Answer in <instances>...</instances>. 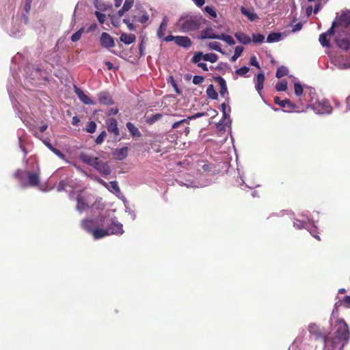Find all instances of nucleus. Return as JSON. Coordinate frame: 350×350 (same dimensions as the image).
<instances>
[{"label": "nucleus", "mask_w": 350, "mask_h": 350, "mask_svg": "<svg viewBox=\"0 0 350 350\" xmlns=\"http://www.w3.org/2000/svg\"><path fill=\"white\" fill-rule=\"evenodd\" d=\"M81 225L83 229L96 240L112 234L122 235L124 232L122 224L116 217L111 216L109 211L100 215L94 219H83Z\"/></svg>", "instance_id": "f257e3e1"}, {"label": "nucleus", "mask_w": 350, "mask_h": 350, "mask_svg": "<svg viewBox=\"0 0 350 350\" xmlns=\"http://www.w3.org/2000/svg\"><path fill=\"white\" fill-rule=\"evenodd\" d=\"M349 30L350 10H347L333 21L332 27L326 32L319 36V40L323 47L329 48L330 46V38L336 32V43L338 46V40L347 36Z\"/></svg>", "instance_id": "f03ea898"}, {"label": "nucleus", "mask_w": 350, "mask_h": 350, "mask_svg": "<svg viewBox=\"0 0 350 350\" xmlns=\"http://www.w3.org/2000/svg\"><path fill=\"white\" fill-rule=\"evenodd\" d=\"M333 327L334 333L328 334V337L325 338V346L329 350H333L338 345H341L340 349L349 342L350 331L347 323L342 319H334L333 323H330Z\"/></svg>", "instance_id": "7ed1b4c3"}, {"label": "nucleus", "mask_w": 350, "mask_h": 350, "mask_svg": "<svg viewBox=\"0 0 350 350\" xmlns=\"http://www.w3.org/2000/svg\"><path fill=\"white\" fill-rule=\"evenodd\" d=\"M204 20L200 15L184 14L178 19L176 26L182 32L198 29Z\"/></svg>", "instance_id": "20e7f679"}, {"label": "nucleus", "mask_w": 350, "mask_h": 350, "mask_svg": "<svg viewBox=\"0 0 350 350\" xmlns=\"http://www.w3.org/2000/svg\"><path fill=\"white\" fill-rule=\"evenodd\" d=\"M309 102L312 109L317 114H329L332 111V107L327 99L311 96Z\"/></svg>", "instance_id": "39448f33"}, {"label": "nucleus", "mask_w": 350, "mask_h": 350, "mask_svg": "<svg viewBox=\"0 0 350 350\" xmlns=\"http://www.w3.org/2000/svg\"><path fill=\"white\" fill-rule=\"evenodd\" d=\"M27 174L28 185L32 187L37 186L40 183L39 173L37 172H26L21 170H18L15 174L14 177L17 178L23 187H25L27 184L25 183V177Z\"/></svg>", "instance_id": "423d86ee"}, {"label": "nucleus", "mask_w": 350, "mask_h": 350, "mask_svg": "<svg viewBox=\"0 0 350 350\" xmlns=\"http://www.w3.org/2000/svg\"><path fill=\"white\" fill-rule=\"evenodd\" d=\"M202 39H218L226 42L229 45H234L235 41L231 36L225 33L217 34L213 32L211 27L206 28L202 30L200 34Z\"/></svg>", "instance_id": "0eeeda50"}, {"label": "nucleus", "mask_w": 350, "mask_h": 350, "mask_svg": "<svg viewBox=\"0 0 350 350\" xmlns=\"http://www.w3.org/2000/svg\"><path fill=\"white\" fill-rule=\"evenodd\" d=\"M293 226L298 229L306 228L310 234L318 240H320V237L317 232V227L314 225L313 221L308 219V223H305L304 221L299 219H295L293 221Z\"/></svg>", "instance_id": "6e6552de"}, {"label": "nucleus", "mask_w": 350, "mask_h": 350, "mask_svg": "<svg viewBox=\"0 0 350 350\" xmlns=\"http://www.w3.org/2000/svg\"><path fill=\"white\" fill-rule=\"evenodd\" d=\"M308 330L309 333L314 336L315 339H323L325 342V338L328 337V334L324 329H321L315 323H311L308 325Z\"/></svg>", "instance_id": "1a4fd4ad"}, {"label": "nucleus", "mask_w": 350, "mask_h": 350, "mask_svg": "<svg viewBox=\"0 0 350 350\" xmlns=\"http://www.w3.org/2000/svg\"><path fill=\"white\" fill-rule=\"evenodd\" d=\"M88 197V196H85L83 194L82 190H79L77 191V203L76 208L79 213H81L82 211H85L89 208Z\"/></svg>", "instance_id": "9d476101"}, {"label": "nucleus", "mask_w": 350, "mask_h": 350, "mask_svg": "<svg viewBox=\"0 0 350 350\" xmlns=\"http://www.w3.org/2000/svg\"><path fill=\"white\" fill-rule=\"evenodd\" d=\"M106 124L108 132L113 134L114 137L117 138L120 135V130L118 126L117 120L113 118H109L106 120Z\"/></svg>", "instance_id": "9b49d317"}, {"label": "nucleus", "mask_w": 350, "mask_h": 350, "mask_svg": "<svg viewBox=\"0 0 350 350\" xmlns=\"http://www.w3.org/2000/svg\"><path fill=\"white\" fill-rule=\"evenodd\" d=\"M95 170L103 175H109L111 173V169L107 162H104L99 159L96 161L93 167Z\"/></svg>", "instance_id": "f8f14e48"}, {"label": "nucleus", "mask_w": 350, "mask_h": 350, "mask_svg": "<svg viewBox=\"0 0 350 350\" xmlns=\"http://www.w3.org/2000/svg\"><path fill=\"white\" fill-rule=\"evenodd\" d=\"M100 45L103 47L109 49L114 46L113 38L107 32H103L100 36Z\"/></svg>", "instance_id": "ddd939ff"}, {"label": "nucleus", "mask_w": 350, "mask_h": 350, "mask_svg": "<svg viewBox=\"0 0 350 350\" xmlns=\"http://www.w3.org/2000/svg\"><path fill=\"white\" fill-rule=\"evenodd\" d=\"M274 102L281 107L286 108L285 111L291 112L295 109V105L288 99L280 100L278 97L274 98Z\"/></svg>", "instance_id": "4468645a"}, {"label": "nucleus", "mask_w": 350, "mask_h": 350, "mask_svg": "<svg viewBox=\"0 0 350 350\" xmlns=\"http://www.w3.org/2000/svg\"><path fill=\"white\" fill-rule=\"evenodd\" d=\"M75 92L83 103L85 105H95V103L77 86H75Z\"/></svg>", "instance_id": "2eb2a0df"}, {"label": "nucleus", "mask_w": 350, "mask_h": 350, "mask_svg": "<svg viewBox=\"0 0 350 350\" xmlns=\"http://www.w3.org/2000/svg\"><path fill=\"white\" fill-rule=\"evenodd\" d=\"M98 99L100 103L105 105H112L114 103L111 95L106 92H100L98 94Z\"/></svg>", "instance_id": "dca6fc26"}, {"label": "nucleus", "mask_w": 350, "mask_h": 350, "mask_svg": "<svg viewBox=\"0 0 350 350\" xmlns=\"http://www.w3.org/2000/svg\"><path fill=\"white\" fill-rule=\"evenodd\" d=\"M240 11L243 16L247 17L248 20L252 22L256 21L259 19L258 16L254 12L253 8L247 10L245 7H241Z\"/></svg>", "instance_id": "f3484780"}, {"label": "nucleus", "mask_w": 350, "mask_h": 350, "mask_svg": "<svg viewBox=\"0 0 350 350\" xmlns=\"http://www.w3.org/2000/svg\"><path fill=\"white\" fill-rule=\"evenodd\" d=\"M254 81L255 82V88L260 96H262V90L263 88V84L265 81L264 74L260 72L258 73L256 77H254Z\"/></svg>", "instance_id": "a211bd4d"}, {"label": "nucleus", "mask_w": 350, "mask_h": 350, "mask_svg": "<svg viewBox=\"0 0 350 350\" xmlns=\"http://www.w3.org/2000/svg\"><path fill=\"white\" fill-rule=\"evenodd\" d=\"M79 159L85 163L92 167H94V163L98 159V157H95L92 155H89L85 152H81L79 154Z\"/></svg>", "instance_id": "6ab92c4d"}, {"label": "nucleus", "mask_w": 350, "mask_h": 350, "mask_svg": "<svg viewBox=\"0 0 350 350\" xmlns=\"http://www.w3.org/2000/svg\"><path fill=\"white\" fill-rule=\"evenodd\" d=\"M100 183L104 185L109 191L115 193L117 196H120L121 195V191L118 185L117 181H111L108 185L104 182L103 180H100Z\"/></svg>", "instance_id": "aec40b11"}, {"label": "nucleus", "mask_w": 350, "mask_h": 350, "mask_svg": "<svg viewBox=\"0 0 350 350\" xmlns=\"http://www.w3.org/2000/svg\"><path fill=\"white\" fill-rule=\"evenodd\" d=\"M175 43L184 48L188 49L191 46V39L187 36H176Z\"/></svg>", "instance_id": "412c9836"}, {"label": "nucleus", "mask_w": 350, "mask_h": 350, "mask_svg": "<svg viewBox=\"0 0 350 350\" xmlns=\"http://www.w3.org/2000/svg\"><path fill=\"white\" fill-rule=\"evenodd\" d=\"M128 151L129 149L127 147H123L119 149H116L113 152V155L116 159L122 161L127 157Z\"/></svg>", "instance_id": "4be33fe9"}, {"label": "nucleus", "mask_w": 350, "mask_h": 350, "mask_svg": "<svg viewBox=\"0 0 350 350\" xmlns=\"http://www.w3.org/2000/svg\"><path fill=\"white\" fill-rule=\"evenodd\" d=\"M215 79L220 86V95L223 97H225L226 95L228 94L226 82L225 79L220 76L215 77Z\"/></svg>", "instance_id": "5701e85b"}, {"label": "nucleus", "mask_w": 350, "mask_h": 350, "mask_svg": "<svg viewBox=\"0 0 350 350\" xmlns=\"http://www.w3.org/2000/svg\"><path fill=\"white\" fill-rule=\"evenodd\" d=\"M167 23H168V18L167 16H164L161 24H160V26L157 31V36L158 38H163L165 31H166V29H167Z\"/></svg>", "instance_id": "b1692460"}, {"label": "nucleus", "mask_w": 350, "mask_h": 350, "mask_svg": "<svg viewBox=\"0 0 350 350\" xmlns=\"http://www.w3.org/2000/svg\"><path fill=\"white\" fill-rule=\"evenodd\" d=\"M135 0H125L122 8L117 14L118 18L122 17L124 13L129 11L133 5Z\"/></svg>", "instance_id": "393cba45"}, {"label": "nucleus", "mask_w": 350, "mask_h": 350, "mask_svg": "<svg viewBox=\"0 0 350 350\" xmlns=\"http://www.w3.org/2000/svg\"><path fill=\"white\" fill-rule=\"evenodd\" d=\"M234 36L240 43L245 45L252 42L250 37L243 32H237L234 34Z\"/></svg>", "instance_id": "a878e982"}, {"label": "nucleus", "mask_w": 350, "mask_h": 350, "mask_svg": "<svg viewBox=\"0 0 350 350\" xmlns=\"http://www.w3.org/2000/svg\"><path fill=\"white\" fill-rule=\"evenodd\" d=\"M126 126L132 137H141L142 134L140 131L133 123L127 122Z\"/></svg>", "instance_id": "bb28decb"}, {"label": "nucleus", "mask_w": 350, "mask_h": 350, "mask_svg": "<svg viewBox=\"0 0 350 350\" xmlns=\"http://www.w3.org/2000/svg\"><path fill=\"white\" fill-rule=\"evenodd\" d=\"M282 39L281 33L271 32L267 37V42L269 43L279 42Z\"/></svg>", "instance_id": "cd10ccee"}, {"label": "nucleus", "mask_w": 350, "mask_h": 350, "mask_svg": "<svg viewBox=\"0 0 350 350\" xmlns=\"http://www.w3.org/2000/svg\"><path fill=\"white\" fill-rule=\"evenodd\" d=\"M120 40L126 44H130L135 42V36L133 34L122 33Z\"/></svg>", "instance_id": "c85d7f7f"}, {"label": "nucleus", "mask_w": 350, "mask_h": 350, "mask_svg": "<svg viewBox=\"0 0 350 350\" xmlns=\"http://www.w3.org/2000/svg\"><path fill=\"white\" fill-rule=\"evenodd\" d=\"M202 58H204V61L209 62L211 63H215L218 60V56L215 53H210L204 54L202 53Z\"/></svg>", "instance_id": "c756f323"}, {"label": "nucleus", "mask_w": 350, "mask_h": 350, "mask_svg": "<svg viewBox=\"0 0 350 350\" xmlns=\"http://www.w3.org/2000/svg\"><path fill=\"white\" fill-rule=\"evenodd\" d=\"M206 94L208 98H210L213 100L217 99L218 94H217V92L215 90L213 85H212V84H211L208 86V88L206 89Z\"/></svg>", "instance_id": "7c9ffc66"}, {"label": "nucleus", "mask_w": 350, "mask_h": 350, "mask_svg": "<svg viewBox=\"0 0 350 350\" xmlns=\"http://www.w3.org/2000/svg\"><path fill=\"white\" fill-rule=\"evenodd\" d=\"M202 52H196L194 53L193 56L192 57L191 62L193 64H196L198 66V64L204 63V58L202 57Z\"/></svg>", "instance_id": "2f4dec72"}, {"label": "nucleus", "mask_w": 350, "mask_h": 350, "mask_svg": "<svg viewBox=\"0 0 350 350\" xmlns=\"http://www.w3.org/2000/svg\"><path fill=\"white\" fill-rule=\"evenodd\" d=\"M221 107V111L223 113L224 119L229 120L230 119V113L231 111L230 107L226 103H222Z\"/></svg>", "instance_id": "473e14b6"}, {"label": "nucleus", "mask_w": 350, "mask_h": 350, "mask_svg": "<svg viewBox=\"0 0 350 350\" xmlns=\"http://www.w3.org/2000/svg\"><path fill=\"white\" fill-rule=\"evenodd\" d=\"M244 48L241 46H237L234 49V53L230 58V62H235L242 54Z\"/></svg>", "instance_id": "72a5a7b5"}, {"label": "nucleus", "mask_w": 350, "mask_h": 350, "mask_svg": "<svg viewBox=\"0 0 350 350\" xmlns=\"http://www.w3.org/2000/svg\"><path fill=\"white\" fill-rule=\"evenodd\" d=\"M189 124L188 119H183L180 121L176 122L172 124V129H176L178 128L180 125L185 126V132L186 133H189V127L187 125Z\"/></svg>", "instance_id": "f704fd0d"}, {"label": "nucleus", "mask_w": 350, "mask_h": 350, "mask_svg": "<svg viewBox=\"0 0 350 350\" xmlns=\"http://www.w3.org/2000/svg\"><path fill=\"white\" fill-rule=\"evenodd\" d=\"M288 72V70L286 67H285L284 66H281L278 68V70L276 71L275 77L278 79H280V78L287 75Z\"/></svg>", "instance_id": "c9c22d12"}, {"label": "nucleus", "mask_w": 350, "mask_h": 350, "mask_svg": "<svg viewBox=\"0 0 350 350\" xmlns=\"http://www.w3.org/2000/svg\"><path fill=\"white\" fill-rule=\"evenodd\" d=\"M251 40L255 44H261L265 40V36L261 33H253Z\"/></svg>", "instance_id": "e433bc0d"}, {"label": "nucleus", "mask_w": 350, "mask_h": 350, "mask_svg": "<svg viewBox=\"0 0 350 350\" xmlns=\"http://www.w3.org/2000/svg\"><path fill=\"white\" fill-rule=\"evenodd\" d=\"M208 46L210 49L216 51L217 52L224 53L221 48V44L218 42H209L208 44Z\"/></svg>", "instance_id": "4c0bfd02"}, {"label": "nucleus", "mask_w": 350, "mask_h": 350, "mask_svg": "<svg viewBox=\"0 0 350 350\" xmlns=\"http://www.w3.org/2000/svg\"><path fill=\"white\" fill-rule=\"evenodd\" d=\"M275 89L278 92H283L287 89V82L286 80H282L278 82L275 85Z\"/></svg>", "instance_id": "58836bf2"}, {"label": "nucleus", "mask_w": 350, "mask_h": 350, "mask_svg": "<svg viewBox=\"0 0 350 350\" xmlns=\"http://www.w3.org/2000/svg\"><path fill=\"white\" fill-rule=\"evenodd\" d=\"M96 127H97V125H96V122L94 121H90L88 123L86 128H85V131L88 133H93L96 131Z\"/></svg>", "instance_id": "ea45409f"}, {"label": "nucleus", "mask_w": 350, "mask_h": 350, "mask_svg": "<svg viewBox=\"0 0 350 350\" xmlns=\"http://www.w3.org/2000/svg\"><path fill=\"white\" fill-rule=\"evenodd\" d=\"M84 32V28L81 27L80 28L77 32L73 33L71 36V40L72 42H77L79 40H80L82 33Z\"/></svg>", "instance_id": "a19ab883"}, {"label": "nucleus", "mask_w": 350, "mask_h": 350, "mask_svg": "<svg viewBox=\"0 0 350 350\" xmlns=\"http://www.w3.org/2000/svg\"><path fill=\"white\" fill-rule=\"evenodd\" d=\"M295 94L297 96H300L303 94V86L299 82L294 83Z\"/></svg>", "instance_id": "79ce46f5"}, {"label": "nucleus", "mask_w": 350, "mask_h": 350, "mask_svg": "<svg viewBox=\"0 0 350 350\" xmlns=\"http://www.w3.org/2000/svg\"><path fill=\"white\" fill-rule=\"evenodd\" d=\"M341 304H343L342 303V301H337L335 304H334V308L333 310V312L332 313V315H331V317H330V320H329V323H333L334 322V319H338L336 317H335V313L338 312V306H340Z\"/></svg>", "instance_id": "37998d69"}, {"label": "nucleus", "mask_w": 350, "mask_h": 350, "mask_svg": "<svg viewBox=\"0 0 350 350\" xmlns=\"http://www.w3.org/2000/svg\"><path fill=\"white\" fill-rule=\"evenodd\" d=\"M226 120L230 122V120L229 119H224V118L216 124V128L219 131H225Z\"/></svg>", "instance_id": "c03bdc74"}, {"label": "nucleus", "mask_w": 350, "mask_h": 350, "mask_svg": "<svg viewBox=\"0 0 350 350\" xmlns=\"http://www.w3.org/2000/svg\"><path fill=\"white\" fill-rule=\"evenodd\" d=\"M68 185L71 187H73L72 185H69V184H67L65 180H62L61 181L59 182V183L57 184V187H56V189H57V191L58 192H61V191H63L65 190L66 189V187Z\"/></svg>", "instance_id": "a18cd8bd"}, {"label": "nucleus", "mask_w": 350, "mask_h": 350, "mask_svg": "<svg viewBox=\"0 0 350 350\" xmlns=\"http://www.w3.org/2000/svg\"><path fill=\"white\" fill-rule=\"evenodd\" d=\"M161 117H162V114H161V113H157V114L152 115L148 118L147 122L149 124H153L155 122L160 120L161 118Z\"/></svg>", "instance_id": "49530a36"}, {"label": "nucleus", "mask_w": 350, "mask_h": 350, "mask_svg": "<svg viewBox=\"0 0 350 350\" xmlns=\"http://www.w3.org/2000/svg\"><path fill=\"white\" fill-rule=\"evenodd\" d=\"M204 11L213 18H216L217 16V12L213 6H206L204 8Z\"/></svg>", "instance_id": "de8ad7c7"}, {"label": "nucleus", "mask_w": 350, "mask_h": 350, "mask_svg": "<svg viewBox=\"0 0 350 350\" xmlns=\"http://www.w3.org/2000/svg\"><path fill=\"white\" fill-rule=\"evenodd\" d=\"M107 133L105 131H103L95 140V143L98 145L103 143L105 138L106 137Z\"/></svg>", "instance_id": "09e8293b"}, {"label": "nucleus", "mask_w": 350, "mask_h": 350, "mask_svg": "<svg viewBox=\"0 0 350 350\" xmlns=\"http://www.w3.org/2000/svg\"><path fill=\"white\" fill-rule=\"evenodd\" d=\"M250 71V68L247 66H243L237 69L235 73L239 76H245Z\"/></svg>", "instance_id": "8fccbe9b"}, {"label": "nucleus", "mask_w": 350, "mask_h": 350, "mask_svg": "<svg viewBox=\"0 0 350 350\" xmlns=\"http://www.w3.org/2000/svg\"><path fill=\"white\" fill-rule=\"evenodd\" d=\"M53 152L57 156L59 159L64 160V161H66V163H70L66 159V156L64 153H62L59 150L55 148Z\"/></svg>", "instance_id": "3c124183"}, {"label": "nucleus", "mask_w": 350, "mask_h": 350, "mask_svg": "<svg viewBox=\"0 0 350 350\" xmlns=\"http://www.w3.org/2000/svg\"><path fill=\"white\" fill-rule=\"evenodd\" d=\"M34 136L39 138L43 144L47 147V144H51L49 138H42L40 134L38 131H35L33 133Z\"/></svg>", "instance_id": "603ef678"}, {"label": "nucleus", "mask_w": 350, "mask_h": 350, "mask_svg": "<svg viewBox=\"0 0 350 350\" xmlns=\"http://www.w3.org/2000/svg\"><path fill=\"white\" fill-rule=\"evenodd\" d=\"M95 15L100 24H103L105 21V14L98 11L95 12Z\"/></svg>", "instance_id": "864d4df0"}, {"label": "nucleus", "mask_w": 350, "mask_h": 350, "mask_svg": "<svg viewBox=\"0 0 350 350\" xmlns=\"http://www.w3.org/2000/svg\"><path fill=\"white\" fill-rule=\"evenodd\" d=\"M204 80L202 76L195 75L193 78V83L195 85H199L202 83Z\"/></svg>", "instance_id": "5fc2aeb1"}, {"label": "nucleus", "mask_w": 350, "mask_h": 350, "mask_svg": "<svg viewBox=\"0 0 350 350\" xmlns=\"http://www.w3.org/2000/svg\"><path fill=\"white\" fill-rule=\"evenodd\" d=\"M123 23L126 25L128 29L130 31H135V25L132 23L130 22V20L129 18H124L123 19Z\"/></svg>", "instance_id": "6e6d98bb"}, {"label": "nucleus", "mask_w": 350, "mask_h": 350, "mask_svg": "<svg viewBox=\"0 0 350 350\" xmlns=\"http://www.w3.org/2000/svg\"><path fill=\"white\" fill-rule=\"evenodd\" d=\"M10 36L13 37H19L21 36V29L18 27L16 30L13 28L10 30Z\"/></svg>", "instance_id": "4d7b16f0"}, {"label": "nucleus", "mask_w": 350, "mask_h": 350, "mask_svg": "<svg viewBox=\"0 0 350 350\" xmlns=\"http://www.w3.org/2000/svg\"><path fill=\"white\" fill-rule=\"evenodd\" d=\"M250 64L252 65V66H254L258 68H260V65L257 61V59L256 57V56L254 55H252L250 58Z\"/></svg>", "instance_id": "13d9d810"}, {"label": "nucleus", "mask_w": 350, "mask_h": 350, "mask_svg": "<svg viewBox=\"0 0 350 350\" xmlns=\"http://www.w3.org/2000/svg\"><path fill=\"white\" fill-rule=\"evenodd\" d=\"M125 211H126V213H128L131 215V219H132L133 220L135 219L136 215H135V212H134L133 210H131V209L128 206H126V204H125Z\"/></svg>", "instance_id": "bf43d9fd"}, {"label": "nucleus", "mask_w": 350, "mask_h": 350, "mask_svg": "<svg viewBox=\"0 0 350 350\" xmlns=\"http://www.w3.org/2000/svg\"><path fill=\"white\" fill-rule=\"evenodd\" d=\"M342 303L346 308H350V296H345L342 300Z\"/></svg>", "instance_id": "052dcab7"}, {"label": "nucleus", "mask_w": 350, "mask_h": 350, "mask_svg": "<svg viewBox=\"0 0 350 350\" xmlns=\"http://www.w3.org/2000/svg\"><path fill=\"white\" fill-rule=\"evenodd\" d=\"M149 19V16L148 14H144L142 16V17L137 20V21L140 22L141 23H146Z\"/></svg>", "instance_id": "680f3d73"}, {"label": "nucleus", "mask_w": 350, "mask_h": 350, "mask_svg": "<svg viewBox=\"0 0 350 350\" xmlns=\"http://www.w3.org/2000/svg\"><path fill=\"white\" fill-rule=\"evenodd\" d=\"M301 28H302V24L301 23H297L293 27L292 31L297 32V31L301 30Z\"/></svg>", "instance_id": "e2e57ef3"}, {"label": "nucleus", "mask_w": 350, "mask_h": 350, "mask_svg": "<svg viewBox=\"0 0 350 350\" xmlns=\"http://www.w3.org/2000/svg\"><path fill=\"white\" fill-rule=\"evenodd\" d=\"M119 110L117 108H111L109 109L107 112V116H111V115H116L118 113Z\"/></svg>", "instance_id": "0e129e2a"}, {"label": "nucleus", "mask_w": 350, "mask_h": 350, "mask_svg": "<svg viewBox=\"0 0 350 350\" xmlns=\"http://www.w3.org/2000/svg\"><path fill=\"white\" fill-rule=\"evenodd\" d=\"M18 140H19V147L21 149V150L24 152V157L25 158L27 154V151L26 148L22 145L21 137L18 138Z\"/></svg>", "instance_id": "69168bd1"}, {"label": "nucleus", "mask_w": 350, "mask_h": 350, "mask_svg": "<svg viewBox=\"0 0 350 350\" xmlns=\"http://www.w3.org/2000/svg\"><path fill=\"white\" fill-rule=\"evenodd\" d=\"M176 36H172V35L167 36L163 38V40L165 42H170L172 40L176 42Z\"/></svg>", "instance_id": "338daca9"}, {"label": "nucleus", "mask_w": 350, "mask_h": 350, "mask_svg": "<svg viewBox=\"0 0 350 350\" xmlns=\"http://www.w3.org/2000/svg\"><path fill=\"white\" fill-rule=\"evenodd\" d=\"M79 122H80V120L77 116H75L72 117V124L74 126H78Z\"/></svg>", "instance_id": "774afa93"}]
</instances>
